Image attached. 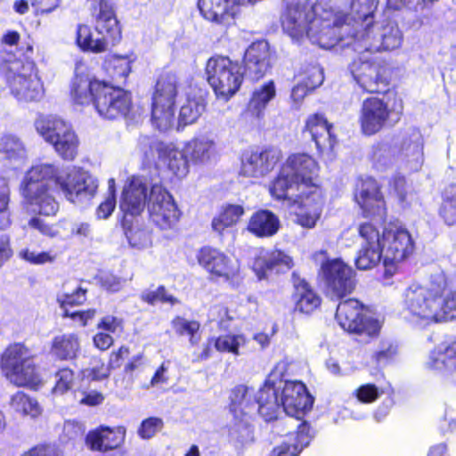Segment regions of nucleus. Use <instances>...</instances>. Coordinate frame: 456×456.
I'll list each match as a JSON object with an SVG mask.
<instances>
[{"label": "nucleus", "instance_id": "09e8293b", "mask_svg": "<svg viewBox=\"0 0 456 456\" xmlns=\"http://www.w3.org/2000/svg\"><path fill=\"white\" fill-rule=\"evenodd\" d=\"M215 348L221 353L240 355L247 346L248 339L243 334H225L212 338Z\"/></svg>", "mask_w": 456, "mask_h": 456}, {"label": "nucleus", "instance_id": "7c9ffc66", "mask_svg": "<svg viewBox=\"0 0 456 456\" xmlns=\"http://www.w3.org/2000/svg\"><path fill=\"white\" fill-rule=\"evenodd\" d=\"M330 129L331 125L322 115L313 114L306 119L305 131L311 134L320 152L331 151L334 148L336 139L332 136Z\"/></svg>", "mask_w": 456, "mask_h": 456}, {"label": "nucleus", "instance_id": "72a5a7b5", "mask_svg": "<svg viewBox=\"0 0 456 456\" xmlns=\"http://www.w3.org/2000/svg\"><path fill=\"white\" fill-rule=\"evenodd\" d=\"M146 186L139 178H132L125 186L119 208L125 215H139L145 205Z\"/></svg>", "mask_w": 456, "mask_h": 456}, {"label": "nucleus", "instance_id": "f704fd0d", "mask_svg": "<svg viewBox=\"0 0 456 456\" xmlns=\"http://www.w3.org/2000/svg\"><path fill=\"white\" fill-rule=\"evenodd\" d=\"M103 82L90 78L87 75L77 74L72 82L71 95L77 104L95 103L96 94H99Z\"/></svg>", "mask_w": 456, "mask_h": 456}, {"label": "nucleus", "instance_id": "cd10ccee", "mask_svg": "<svg viewBox=\"0 0 456 456\" xmlns=\"http://www.w3.org/2000/svg\"><path fill=\"white\" fill-rule=\"evenodd\" d=\"M92 4L98 6V12L94 14L95 28L110 44H116L121 38V29L112 5L105 0H92Z\"/></svg>", "mask_w": 456, "mask_h": 456}, {"label": "nucleus", "instance_id": "bb28decb", "mask_svg": "<svg viewBox=\"0 0 456 456\" xmlns=\"http://www.w3.org/2000/svg\"><path fill=\"white\" fill-rule=\"evenodd\" d=\"M125 437L126 428L123 427H100L87 434L86 443L93 451L107 452L121 446Z\"/></svg>", "mask_w": 456, "mask_h": 456}, {"label": "nucleus", "instance_id": "9d476101", "mask_svg": "<svg viewBox=\"0 0 456 456\" xmlns=\"http://www.w3.org/2000/svg\"><path fill=\"white\" fill-rule=\"evenodd\" d=\"M285 9L281 15L283 30L292 38L305 37L315 17L322 12V4H313L309 0H284Z\"/></svg>", "mask_w": 456, "mask_h": 456}, {"label": "nucleus", "instance_id": "423d86ee", "mask_svg": "<svg viewBox=\"0 0 456 456\" xmlns=\"http://www.w3.org/2000/svg\"><path fill=\"white\" fill-rule=\"evenodd\" d=\"M205 71L215 94L224 100L234 95L242 83L240 65L226 56L216 55L209 58Z\"/></svg>", "mask_w": 456, "mask_h": 456}, {"label": "nucleus", "instance_id": "680f3d73", "mask_svg": "<svg viewBox=\"0 0 456 456\" xmlns=\"http://www.w3.org/2000/svg\"><path fill=\"white\" fill-rule=\"evenodd\" d=\"M241 423L236 425L232 436L241 446L248 445L254 441V432L248 419L242 418Z\"/></svg>", "mask_w": 456, "mask_h": 456}, {"label": "nucleus", "instance_id": "13d9d810", "mask_svg": "<svg viewBox=\"0 0 456 456\" xmlns=\"http://www.w3.org/2000/svg\"><path fill=\"white\" fill-rule=\"evenodd\" d=\"M10 187L6 177L0 175V230H4L11 224Z\"/></svg>", "mask_w": 456, "mask_h": 456}, {"label": "nucleus", "instance_id": "69168bd1", "mask_svg": "<svg viewBox=\"0 0 456 456\" xmlns=\"http://www.w3.org/2000/svg\"><path fill=\"white\" fill-rule=\"evenodd\" d=\"M163 428V421L159 418L151 417L144 419L139 429L138 435L143 439H149L154 436Z\"/></svg>", "mask_w": 456, "mask_h": 456}, {"label": "nucleus", "instance_id": "79ce46f5", "mask_svg": "<svg viewBox=\"0 0 456 456\" xmlns=\"http://www.w3.org/2000/svg\"><path fill=\"white\" fill-rule=\"evenodd\" d=\"M186 154L196 164H205L216 154V142L213 138L201 135L190 141L185 146Z\"/></svg>", "mask_w": 456, "mask_h": 456}, {"label": "nucleus", "instance_id": "c9c22d12", "mask_svg": "<svg viewBox=\"0 0 456 456\" xmlns=\"http://www.w3.org/2000/svg\"><path fill=\"white\" fill-rule=\"evenodd\" d=\"M427 364L431 369L443 371L449 381L456 384V340L444 349L432 353Z\"/></svg>", "mask_w": 456, "mask_h": 456}, {"label": "nucleus", "instance_id": "ddd939ff", "mask_svg": "<svg viewBox=\"0 0 456 456\" xmlns=\"http://www.w3.org/2000/svg\"><path fill=\"white\" fill-rule=\"evenodd\" d=\"M285 173L306 193L322 191L319 183V165L306 153H294L282 165Z\"/></svg>", "mask_w": 456, "mask_h": 456}, {"label": "nucleus", "instance_id": "39448f33", "mask_svg": "<svg viewBox=\"0 0 456 456\" xmlns=\"http://www.w3.org/2000/svg\"><path fill=\"white\" fill-rule=\"evenodd\" d=\"M178 79L175 74H162L157 81L151 102V122L160 131L171 128L175 122Z\"/></svg>", "mask_w": 456, "mask_h": 456}, {"label": "nucleus", "instance_id": "c756f323", "mask_svg": "<svg viewBox=\"0 0 456 456\" xmlns=\"http://www.w3.org/2000/svg\"><path fill=\"white\" fill-rule=\"evenodd\" d=\"M293 203L298 205L296 212L297 224L305 228H314L322 212L323 197L322 191L307 193L305 198L298 199V201Z\"/></svg>", "mask_w": 456, "mask_h": 456}, {"label": "nucleus", "instance_id": "aec40b11", "mask_svg": "<svg viewBox=\"0 0 456 456\" xmlns=\"http://www.w3.org/2000/svg\"><path fill=\"white\" fill-rule=\"evenodd\" d=\"M20 193L35 214L54 216L59 211V202L51 185H20Z\"/></svg>", "mask_w": 456, "mask_h": 456}, {"label": "nucleus", "instance_id": "603ef678", "mask_svg": "<svg viewBox=\"0 0 456 456\" xmlns=\"http://www.w3.org/2000/svg\"><path fill=\"white\" fill-rule=\"evenodd\" d=\"M378 5L379 0H352L351 11L357 16L355 20L362 22L359 29H363L373 23L372 18ZM355 22L358 23L356 20Z\"/></svg>", "mask_w": 456, "mask_h": 456}, {"label": "nucleus", "instance_id": "4d7b16f0", "mask_svg": "<svg viewBox=\"0 0 456 456\" xmlns=\"http://www.w3.org/2000/svg\"><path fill=\"white\" fill-rule=\"evenodd\" d=\"M20 259L33 265H43L46 264H53L56 260V254L53 251H41L36 247L27 246L18 251Z\"/></svg>", "mask_w": 456, "mask_h": 456}, {"label": "nucleus", "instance_id": "bf43d9fd", "mask_svg": "<svg viewBox=\"0 0 456 456\" xmlns=\"http://www.w3.org/2000/svg\"><path fill=\"white\" fill-rule=\"evenodd\" d=\"M43 216H44L35 214L28 220L24 229L28 228L38 232L40 234L50 238L56 237L59 234L57 225L47 222Z\"/></svg>", "mask_w": 456, "mask_h": 456}, {"label": "nucleus", "instance_id": "a878e982", "mask_svg": "<svg viewBox=\"0 0 456 456\" xmlns=\"http://www.w3.org/2000/svg\"><path fill=\"white\" fill-rule=\"evenodd\" d=\"M257 411L267 421L276 419L282 410L281 395L276 384V373L272 372L257 393Z\"/></svg>", "mask_w": 456, "mask_h": 456}, {"label": "nucleus", "instance_id": "1a4fd4ad", "mask_svg": "<svg viewBox=\"0 0 456 456\" xmlns=\"http://www.w3.org/2000/svg\"><path fill=\"white\" fill-rule=\"evenodd\" d=\"M348 18L341 12H335L330 8H323L315 17L307 37L314 44L322 48H330L343 39L345 33L350 32Z\"/></svg>", "mask_w": 456, "mask_h": 456}, {"label": "nucleus", "instance_id": "a19ab883", "mask_svg": "<svg viewBox=\"0 0 456 456\" xmlns=\"http://www.w3.org/2000/svg\"><path fill=\"white\" fill-rule=\"evenodd\" d=\"M129 349L121 346L118 351L112 352L110 355L109 364L105 365L101 360H94L92 366L83 370V374L92 380H102L107 379L112 369L119 367L124 357L127 356Z\"/></svg>", "mask_w": 456, "mask_h": 456}, {"label": "nucleus", "instance_id": "49530a36", "mask_svg": "<svg viewBox=\"0 0 456 456\" xmlns=\"http://www.w3.org/2000/svg\"><path fill=\"white\" fill-rule=\"evenodd\" d=\"M9 405L16 413L30 419H37L43 412L38 402L23 392H17L12 395Z\"/></svg>", "mask_w": 456, "mask_h": 456}, {"label": "nucleus", "instance_id": "e2e57ef3", "mask_svg": "<svg viewBox=\"0 0 456 456\" xmlns=\"http://www.w3.org/2000/svg\"><path fill=\"white\" fill-rule=\"evenodd\" d=\"M74 381V373L69 368L60 370L56 373V384L53 388L55 395H63L69 390Z\"/></svg>", "mask_w": 456, "mask_h": 456}, {"label": "nucleus", "instance_id": "de8ad7c7", "mask_svg": "<svg viewBox=\"0 0 456 456\" xmlns=\"http://www.w3.org/2000/svg\"><path fill=\"white\" fill-rule=\"evenodd\" d=\"M274 83L269 81L255 89L249 102L250 111L257 118L261 117L268 102L275 97Z\"/></svg>", "mask_w": 456, "mask_h": 456}, {"label": "nucleus", "instance_id": "f8f14e48", "mask_svg": "<svg viewBox=\"0 0 456 456\" xmlns=\"http://www.w3.org/2000/svg\"><path fill=\"white\" fill-rule=\"evenodd\" d=\"M148 210L151 221L161 230L174 229L181 216V211L172 195L158 184L151 187Z\"/></svg>", "mask_w": 456, "mask_h": 456}, {"label": "nucleus", "instance_id": "b1692460", "mask_svg": "<svg viewBox=\"0 0 456 456\" xmlns=\"http://www.w3.org/2000/svg\"><path fill=\"white\" fill-rule=\"evenodd\" d=\"M399 159L404 168L411 172H417L421 168L424 163V143L419 130L412 129L403 134L399 148Z\"/></svg>", "mask_w": 456, "mask_h": 456}, {"label": "nucleus", "instance_id": "2f4dec72", "mask_svg": "<svg viewBox=\"0 0 456 456\" xmlns=\"http://www.w3.org/2000/svg\"><path fill=\"white\" fill-rule=\"evenodd\" d=\"M27 159V150L22 141L13 134L0 137V167L18 168Z\"/></svg>", "mask_w": 456, "mask_h": 456}, {"label": "nucleus", "instance_id": "dca6fc26", "mask_svg": "<svg viewBox=\"0 0 456 456\" xmlns=\"http://www.w3.org/2000/svg\"><path fill=\"white\" fill-rule=\"evenodd\" d=\"M199 265L213 280L230 281L238 276L240 265L220 249L204 247L197 254Z\"/></svg>", "mask_w": 456, "mask_h": 456}, {"label": "nucleus", "instance_id": "7ed1b4c3", "mask_svg": "<svg viewBox=\"0 0 456 456\" xmlns=\"http://www.w3.org/2000/svg\"><path fill=\"white\" fill-rule=\"evenodd\" d=\"M0 70L4 75L11 94L20 102H34L44 95L43 85L36 66L28 60L0 59Z\"/></svg>", "mask_w": 456, "mask_h": 456}, {"label": "nucleus", "instance_id": "774afa93", "mask_svg": "<svg viewBox=\"0 0 456 456\" xmlns=\"http://www.w3.org/2000/svg\"><path fill=\"white\" fill-rule=\"evenodd\" d=\"M355 395L360 402L370 403L379 398V393L376 386L366 384L361 386L355 390Z\"/></svg>", "mask_w": 456, "mask_h": 456}, {"label": "nucleus", "instance_id": "6e6d98bb", "mask_svg": "<svg viewBox=\"0 0 456 456\" xmlns=\"http://www.w3.org/2000/svg\"><path fill=\"white\" fill-rule=\"evenodd\" d=\"M440 216L448 225L456 224V183L449 184L444 189Z\"/></svg>", "mask_w": 456, "mask_h": 456}, {"label": "nucleus", "instance_id": "f257e3e1", "mask_svg": "<svg viewBox=\"0 0 456 456\" xmlns=\"http://www.w3.org/2000/svg\"><path fill=\"white\" fill-rule=\"evenodd\" d=\"M402 297L404 318L414 324L456 318V279L444 272L430 274L422 283L410 284Z\"/></svg>", "mask_w": 456, "mask_h": 456}, {"label": "nucleus", "instance_id": "a18cd8bd", "mask_svg": "<svg viewBox=\"0 0 456 456\" xmlns=\"http://www.w3.org/2000/svg\"><path fill=\"white\" fill-rule=\"evenodd\" d=\"M52 353L60 360H72L80 350L79 338L76 334L56 336L52 343Z\"/></svg>", "mask_w": 456, "mask_h": 456}, {"label": "nucleus", "instance_id": "6e6552de", "mask_svg": "<svg viewBox=\"0 0 456 456\" xmlns=\"http://www.w3.org/2000/svg\"><path fill=\"white\" fill-rule=\"evenodd\" d=\"M35 126L38 134L53 146L62 159H75L78 139L69 124L56 117H42L37 119Z\"/></svg>", "mask_w": 456, "mask_h": 456}, {"label": "nucleus", "instance_id": "5fc2aeb1", "mask_svg": "<svg viewBox=\"0 0 456 456\" xmlns=\"http://www.w3.org/2000/svg\"><path fill=\"white\" fill-rule=\"evenodd\" d=\"M172 328L179 336H188L191 346H196L200 341V324L197 321H191L176 316L171 322Z\"/></svg>", "mask_w": 456, "mask_h": 456}, {"label": "nucleus", "instance_id": "8fccbe9b", "mask_svg": "<svg viewBox=\"0 0 456 456\" xmlns=\"http://www.w3.org/2000/svg\"><path fill=\"white\" fill-rule=\"evenodd\" d=\"M205 110V102L201 97H187L180 107L178 123L187 126L194 123Z\"/></svg>", "mask_w": 456, "mask_h": 456}, {"label": "nucleus", "instance_id": "a211bd4d", "mask_svg": "<svg viewBox=\"0 0 456 456\" xmlns=\"http://www.w3.org/2000/svg\"><path fill=\"white\" fill-rule=\"evenodd\" d=\"M94 107L108 119L126 117L132 108L131 96L123 89L104 83L100 94H96Z\"/></svg>", "mask_w": 456, "mask_h": 456}, {"label": "nucleus", "instance_id": "393cba45", "mask_svg": "<svg viewBox=\"0 0 456 456\" xmlns=\"http://www.w3.org/2000/svg\"><path fill=\"white\" fill-rule=\"evenodd\" d=\"M354 198L367 216L383 217L386 215V203L376 181H362Z\"/></svg>", "mask_w": 456, "mask_h": 456}, {"label": "nucleus", "instance_id": "4468645a", "mask_svg": "<svg viewBox=\"0 0 456 456\" xmlns=\"http://www.w3.org/2000/svg\"><path fill=\"white\" fill-rule=\"evenodd\" d=\"M363 51L350 65V71L357 85L365 92L379 93L387 86L386 69L373 57L366 56Z\"/></svg>", "mask_w": 456, "mask_h": 456}, {"label": "nucleus", "instance_id": "473e14b6", "mask_svg": "<svg viewBox=\"0 0 456 456\" xmlns=\"http://www.w3.org/2000/svg\"><path fill=\"white\" fill-rule=\"evenodd\" d=\"M269 45L266 41L253 43L244 55L245 68L255 79L262 77L269 68Z\"/></svg>", "mask_w": 456, "mask_h": 456}, {"label": "nucleus", "instance_id": "3c124183", "mask_svg": "<svg viewBox=\"0 0 456 456\" xmlns=\"http://www.w3.org/2000/svg\"><path fill=\"white\" fill-rule=\"evenodd\" d=\"M244 214V208L240 205H228L212 221L213 229L222 233L226 228L237 224Z\"/></svg>", "mask_w": 456, "mask_h": 456}, {"label": "nucleus", "instance_id": "412c9836", "mask_svg": "<svg viewBox=\"0 0 456 456\" xmlns=\"http://www.w3.org/2000/svg\"><path fill=\"white\" fill-rule=\"evenodd\" d=\"M392 114L387 103L383 100L371 97L362 103L359 121L362 132L372 135L385 127Z\"/></svg>", "mask_w": 456, "mask_h": 456}, {"label": "nucleus", "instance_id": "9b49d317", "mask_svg": "<svg viewBox=\"0 0 456 456\" xmlns=\"http://www.w3.org/2000/svg\"><path fill=\"white\" fill-rule=\"evenodd\" d=\"M336 319L340 327L349 333L376 336L381 323L370 314L363 313L359 301L350 298L340 302L337 307Z\"/></svg>", "mask_w": 456, "mask_h": 456}, {"label": "nucleus", "instance_id": "2eb2a0df", "mask_svg": "<svg viewBox=\"0 0 456 456\" xmlns=\"http://www.w3.org/2000/svg\"><path fill=\"white\" fill-rule=\"evenodd\" d=\"M58 185L68 200L78 203L95 195L98 181L88 172L72 167L58 179Z\"/></svg>", "mask_w": 456, "mask_h": 456}, {"label": "nucleus", "instance_id": "e433bc0d", "mask_svg": "<svg viewBox=\"0 0 456 456\" xmlns=\"http://www.w3.org/2000/svg\"><path fill=\"white\" fill-rule=\"evenodd\" d=\"M76 44L83 52L101 53L108 50L110 43L95 28L79 24L76 32Z\"/></svg>", "mask_w": 456, "mask_h": 456}, {"label": "nucleus", "instance_id": "0e129e2a", "mask_svg": "<svg viewBox=\"0 0 456 456\" xmlns=\"http://www.w3.org/2000/svg\"><path fill=\"white\" fill-rule=\"evenodd\" d=\"M312 436L310 434V427L307 423L302 422L298 426V429L296 436V443L289 444L288 441L283 442L280 446H289L290 450H293L294 447L297 448V455L303 449V447L307 446L311 441Z\"/></svg>", "mask_w": 456, "mask_h": 456}, {"label": "nucleus", "instance_id": "f3484780", "mask_svg": "<svg viewBox=\"0 0 456 456\" xmlns=\"http://www.w3.org/2000/svg\"><path fill=\"white\" fill-rule=\"evenodd\" d=\"M277 388L281 395L282 410L287 415L300 419L310 410L313 399L302 382L276 379Z\"/></svg>", "mask_w": 456, "mask_h": 456}, {"label": "nucleus", "instance_id": "ea45409f", "mask_svg": "<svg viewBox=\"0 0 456 456\" xmlns=\"http://www.w3.org/2000/svg\"><path fill=\"white\" fill-rule=\"evenodd\" d=\"M62 176L63 174L54 165L37 163L27 171L20 185H50L53 181L58 184V179Z\"/></svg>", "mask_w": 456, "mask_h": 456}, {"label": "nucleus", "instance_id": "4be33fe9", "mask_svg": "<svg viewBox=\"0 0 456 456\" xmlns=\"http://www.w3.org/2000/svg\"><path fill=\"white\" fill-rule=\"evenodd\" d=\"M240 0H199L202 17L211 22L228 27L234 23L240 12Z\"/></svg>", "mask_w": 456, "mask_h": 456}, {"label": "nucleus", "instance_id": "4c0bfd02", "mask_svg": "<svg viewBox=\"0 0 456 456\" xmlns=\"http://www.w3.org/2000/svg\"><path fill=\"white\" fill-rule=\"evenodd\" d=\"M270 193L277 200H288L292 202L298 201V199H303L307 195L304 190L299 188L294 179L285 173L282 167L277 178L270 185Z\"/></svg>", "mask_w": 456, "mask_h": 456}, {"label": "nucleus", "instance_id": "58836bf2", "mask_svg": "<svg viewBox=\"0 0 456 456\" xmlns=\"http://www.w3.org/2000/svg\"><path fill=\"white\" fill-rule=\"evenodd\" d=\"M280 228L279 218L269 210H259L254 213L248 223V231L259 238L271 237Z\"/></svg>", "mask_w": 456, "mask_h": 456}, {"label": "nucleus", "instance_id": "f03ea898", "mask_svg": "<svg viewBox=\"0 0 456 456\" xmlns=\"http://www.w3.org/2000/svg\"><path fill=\"white\" fill-rule=\"evenodd\" d=\"M361 248L355 259L360 270L375 267L381 260L387 271L395 270L404 262L414 250V242L407 229L398 226L385 228L383 232L370 223L358 227Z\"/></svg>", "mask_w": 456, "mask_h": 456}, {"label": "nucleus", "instance_id": "864d4df0", "mask_svg": "<svg viewBox=\"0 0 456 456\" xmlns=\"http://www.w3.org/2000/svg\"><path fill=\"white\" fill-rule=\"evenodd\" d=\"M187 156L186 151L175 148H167L165 151L164 158L169 170L179 178L186 176L189 172Z\"/></svg>", "mask_w": 456, "mask_h": 456}, {"label": "nucleus", "instance_id": "5701e85b", "mask_svg": "<svg viewBox=\"0 0 456 456\" xmlns=\"http://www.w3.org/2000/svg\"><path fill=\"white\" fill-rule=\"evenodd\" d=\"M281 159L275 149L263 151H245L241 157L240 174L248 177H260L273 170Z\"/></svg>", "mask_w": 456, "mask_h": 456}, {"label": "nucleus", "instance_id": "0eeeda50", "mask_svg": "<svg viewBox=\"0 0 456 456\" xmlns=\"http://www.w3.org/2000/svg\"><path fill=\"white\" fill-rule=\"evenodd\" d=\"M1 366L4 376L17 387L36 386L39 382L31 353L21 344L6 348Z\"/></svg>", "mask_w": 456, "mask_h": 456}, {"label": "nucleus", "instance_id": "052dcab7", "mask_svg": "<svg viewBox=\"0 0 456 456\" xmlns=\"http://www.w3.org/2000/svg\"><path fill=\"white\" fill-rule=\"evenodd\" d=\"M134 60L127 55H114L109 61L112 75L116 77L126 78L131 72V64Z\"/></svg>", "mask_w": 456, "mask_h": 456}, {"label": "nucleus", "instance_id": "c03bdc74", "mask_svg": "<svg viewBox=\"0 0 456 456\" xmlns=\"http://www.w3.org/2000/svg\"><path fill=\"white\" fill-rule=\"evenodd\" d=\"M295 309L303 314L314 312L321 304L320 297L310 288L305 281H299L295 284L294 293Z\"/></svg>", "mask_w": 456, "mask_h": 456}, {"label": "nucleus", "instance_id": "37998d69", "mask_svg": "<svg viewBox=\"0 0 456 456\" xmlns=\"http://www.w3.org/2000/svg\"><path fill=\"white\" fill-rule=\"evenodd\" d=\"M282 265L288 269L290 268L292 259L283 252L276 250L257 256L254 261L253 270L258 279L262 280L267 277V273L273 267Z\"/></svg>", "mask_w": 456, "mask_h": 456}, {"label": "nucleus", "instance_id": "6ab92c4d", "mask_svg": "<svg viewBox=\"0 0 456 456\" xmlns=\"http://www.w3.org/2000/svg\"><path fill=\"white\" fill-rule=\"evenodd\" d=\"M328 294L332 297H342L354 289V271L339 259L327 261L322 265Z\"/></svg>", "mask_w": 456, "mask_h": 456}, {"label": "nucleus", "instance_id": "c85d7f7f", "mask_svg": "<svg viewBox=\"0 0 456 456\" xmlns=\"http://www.w3.org/2000/svg\"><path fill=\"white\" fill-rule=\"evenodd\" d=\"M256 398L253 387L246 385L234 387L230 393V411L235 419H248L256 410Z\"/></svg>", "mask_w": 456, "mask_h": 456}, {"label": "nucleus", "instance_id": "20e7f679", "mask_svg": "<svg viewBox=\"0 0 456 456\" xmlns=\"http://www.w3.org/2000/svg\"><path fill=\"white\" fill-rule=\"evenodd\" d=\"M403 33L391 20L371 23L363 29H357L348 43L358 53L395 50L402 45Z\"/></svg>", "mask_w": 456, "mask_h": 456}, {"label": "nucleus", "instance_id": "338daca9", "mask_svg": "<svg viewBox=\"0 0 456 456\" xmlns=\"http://www.w3.org/2000/svg\"><path fill=\"white\" fill-rule=\"evenodd\" d=\"M86 289L82 287H77L70 292H65L59 296L58 300L62 306L65 305H80L86 301Z\"/></svg>", "mask_w": 456, "mask_h": 456}]
</instances>
